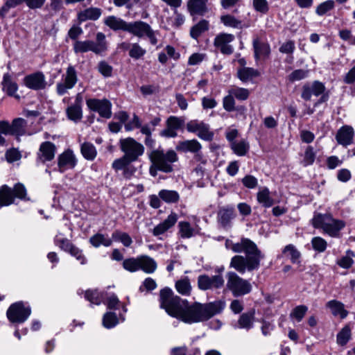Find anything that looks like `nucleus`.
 Returning a JSON list of instances; mask_svg holds the SVG:
<instances>
[{
  "instance_id": "bb28decb",
  "label": "nucleus",
  "mask_w": 355,
  "mask_h": 355,
  "mask_svg": "<svg viewBox=\"0 0 355 355\" xmlns=\"http://www.w3.org/2000/svg\"><path fill=\"white\" fill-rule=\"evenodd\" d=\"M202 148L201 144L196 139L185 140L178 142L176 150L184 153H192L196 154Z\"/></svg>"
},
{
  "instance_id": "7ed1b4c3",
  "label": "nucleus",
  "mask_w": 355,
  "mask_h": 355,
  "mask_svg": "<svg viewBox=\"0 0 355 355\" xmlns=\"http://www.w3.org/2000/svg\"><path fill=\"white\" fill-rule=\"evenodd\" d=\"M312 225L315 228L322 229L324 234L331 237H338L340 232L345 226V223L333 218L331 214H315L312 218Z\"/></svg>"
},
{
  "instance_id": "e433bc0d",
  "label": "nucleus",
  "mask_w": 355,
  "mask_h": 355,
  "mask_svg": "<svg viewBox=\"0 0 355 355\" xmlns=\"http://www.w3.org/2000/svg\"><path fill=\"white\" fill-rule=\"evenodd\" d=\"M220 21L224 26L234 28L242 29L248 28V25H245L241 20L238 19L232 15H224L220 17Z\"/></svg>"
},
{
  "instance_id": "49530a36",
  "label": "nucleus",
  "mask_w": 355,
  "mask_h": 355,
  "mask_svg": "<svg viewBox=\"0 0 355 355\" xmlns=\"http://www.w3.org/2000/svg\"><path fill=\"white\" fill-rule=\"evenodd\" d=\"M259 75V72L257 69L250 67H243L238 71L239 78L242 81L250 80Z\"/></svg>"
},
{
  "instance_id": "6ab92c4d",
  "label": "nucleus",
  "mask_w": 355,
  "mask_h": 355,
  "mask_svg": "<svg viewBox=\"0 0 355 355\" xmlns=\"http://www.w3.org/2000/svg\"><path fill=\"white\" fill-rule=\"evenodd\" d=\"M325 87L323 83L319 81H314L311 85H306L303 87L302 92V98L305 101H309L314 95L318 96L323 94Z\"/></svg>"
},
{
  "instance_id": "2eb2a0df",
  "label": "nucleus",
  "mask_w": 355,
  "mask_h": 355,
  "mask_svg": "<svg viewBox=\"0 0 355 355\" xmlns=\"http://www.w3.org/2000/svg\"><path fill=\"white\" fill-rule=\"evenodd\" d=\"M235 39L232 34L220 33L214 39V46L223 53L230 55L234 51L233 46L230 44Z\"/></svg>"
},
{
  "instance_id": "6e6d98bb",
  "label": "nucleus",
  "mask_w": 355,
  "mask_h": 355,
  "mask_svg": "<svg viewBox=\"0 0 355 355\" xmlns=\"http://www.w3.org/2000/svg\"><path fill=\"white\" fill-rule=\"evenodd\" d=\"M184 124V119L183 117H178L171 116L166 120V126L170 127L177 132Z\"/></svg>"
},
{
  "instance_id": "412c9836",
  "label": "nucleus",
  "mask_w": 355,
  "mask_h": 355,
  "mask_svg": "<svg viewBox=\"0 0 355 355\" xmlns=\"http://www.w3.org/2000/svg\"><path fill=\"white\" fill-rule=\"evenodd\" d=\"M55 146L50 141L42 143L38 153V160L42 163L52 160L55 154Z\"/></svg>"
},
{
  "instance_id": "1a4fd4ad",
  "label": "nucleus",
  "mask_w": 355,
  "mask_h": 355,
  "mask_svg": "<svg viewBox=\"0 0 355 355\" xmlns=\"http://www.w3.org/2000/svg\"><path fill=\"white\" fill-rule=\"evenodd\" d=\"M119 144L123 155L132 162L137 161L144 153V146L132 137L121 139Z\"/></svg>"
},
{
  "instance_id": "58836bf2",
  "label": "nucleus",
  "mask_w": 355,
  "mask_h": 355,
  "mask_svg": "<svg viewBox=\"0 0 355 355\" xmlns=\"http://www.w3.org/2000/svg\"><path fill=\"white\" fill-rule=\"evenodd\" d=\"M89 243L95 248H98L101 245L109 247L112 244V239L107 235L97 233L89 239Z\"/></svg>"
},
{
  "instance_id": "bf43d9fd",
  "label": "nucleus",
  "mask_w": 355,
  "mask_h": 355,
  "mask_svg": "<svg viewBox=\"0 0 355 355\" xmlns=\"http://www.w3.org/2000/svg\"><path fill=\"white\" fill-rule=\"evenodd\" d=\"M25 2V0H7L0 10V17H3L8 10Z\"/></svg>"
},
{
  "instance_id": "09e8293b",
  "label": "nucleus",
  "mask_w": 355,
  "mask_h": 355,
  "mask_svg": "<svg viewBox=\"0 0 355 355\" xmlns=\"http://www.w3.org/2000/svg\"><path fill=\"white\" fill-rule=\"evenodd\" d=\"M112 241H120L125 247H129L132 243V240L128 234L119 230L114 231L112 234Z\"/></svg>"
},
{
  "instance_id": "774afa93",
  "label": "nucleus",
  "mask_w": 355,
  "mask_h": 355,
  "mask_svg": "<svg viewBox=\"0 0 355 355\" xmlns=\"http://www.w3.org/2000/svg\"><path fill=\"white\" fill-rule=\"evenodd\" d=\"M132 162L128 159L124 155L115 159L112 163V168L116 171L124 170Z\"/></svg>"
},
{
  "instance_id": "39448f33",
  "label": "nucleus",
  "mask_w": 355,
  "mask_h": 355,
  "mask_svg": "<svg viewBox=\"0 0 355 355\" xmlns=\"http://www.w3.org/2000/svg\"><path fill=\"white\" fill-rule=\"evenodd\" d=\"M96 42L92 40L75 41L73 51L76 53H83L92 51L96 54L101 53L107 50L105 35L101 32L96 34Z\"/></svg>"
},
{
  "instance_id": "13d9d810",
  "label": "nucleus",
  "mask_w": 355,
  "mask_h": 355,
  "mask_svg": "<svg viewBox=\"0 0 355 355\" xmlns=\"http://www.w3.org/2000/svg\"><path fill=\"white\" fill-rule=\"evenodd\" d=\"M311 245L314 250L318 252H323L327 247V241L320 236L313 237L311 240Z\"/></svg>"
},
{
  "instance_id": "b1692460",
  "label": "nucleus",
  "mask_w": 355,
  "mask_h": 355,
  "mask_svg": "<svg viewBox=\"0 0 355 355\" xmlns=\"http://www.w3.org/2000/svg\"><path fill=\"white\" fill-rule=\"evenodd\" d=\"M178 220L177 215L171 213L168 217L162 223L156 225L153 230V234L155 236H158L166 232L176 223Z\"/></svg>"
},
{
  "instance_id": "052dcab7",
  "label": "nucleus",
  "mask_w": 355,
  "mask_h": 355,
  "mask_svg": "<svg viewBox=\"0 0 355 355\" xmlns=\"http://www.w3.org/2000/svg\"><path fill=\"white\" fill-rule=\"evenodd\" d=\"M54 243L55 245L66 252H67L72 245V243L61 234H58L55 236Z\"/></svg>"
},
{
  "instance_id": "8fccbe9b",
  "label": "nucleus",
  "mask_w": 355,
  "mask_h": 355,
  "mask_svg": "<svg viewBox=\"0 0 355 355\" xmlns=\"http://www.w3.org/2000/svg\"><path fill=\"white\" fill-rule=\"evenodd\" d=\"M175 288L180 294L189 295L191 291V286L189 278L184 277L178 280L175 284Z\"/></svg>"
},
{
  "instance_id": "423d86ee",
  "label": "nucleus",
  "mask_w": 355,
  "mask_h": 355,
  "mask_svg": "<svg viewBox=\"0 0 355 355\" xmlns=\"http://www.w3.org/2000/svg\"><path fill=\"white\" fill-rule=\"evenodd\" d=\"M26 121L22 118L15 119L11 124L6 121H0V145L3 146L6 143L2 134L14 135L19 140V137L26 133Z\"/></svg>"
},
{
  "instance_id": "cd10ccee",
  "label": "nucleus",
  "mask_w": 355,
  "mask_h": 355,
  "mask_svg": "<svg viewBox=\"0 0 355 355\" xmlns=\"http://www.w3.org/2000/svg\"><path fill=\"white\" fill-rule=\"evenodd\" d=\"M326 307L329 309L334 316H338L341 319L345 318L348 311L345 309V305L340 301L332 300L326 304Z\"/></svg>"
},
{
  "instance_id": "c03bdc74",
  "label": "nucleus",
  "mask_w": 355,
  "mask_h": 355,
  "mask_svg": "<svg viewBox=\"0 0 355 355\" xmlns=\"http://www.w3.org/2000/svg\"><path fill=\"white\" fill-rule=\"evenodd\" d=\"M208 29L209 21L205 19H202L191 28V37L196 40L202 33L205 32Z\"/></svg>"
},
{
  "instance_id": "3c124183",
  "label": "nucleus",
  "mask_w": 355,
  "mask_h": 355,
  "mask_svg": "<svg viewBox=\"0 0 355 355\" xmlns=\"http://www.w3.org/2000/svg\"><path fill=\"white\" fill-rule=\"evenodd\" d=\"M355 256L353 251L349 250L346 252L345 256L337 261V264L345 269L349 268L354 263L353 257Z\"/></svg>"
},
{
  "instance_id": "338daca9",
  "label": "nucleus",
  "mask_w": 355,
  "mask_h": 355,
  "mask_svg": "<svg viewBox=\"0 0 355 355\" xmlns=\"http://www.w3.org/2000/svg\"><path fill=\"white\" fill-rule=\"evenodd\" d=\"M73 257H74L81 264L84 265L87 263V259L81 250L74 246L73 245L68 250V251Z\"/></svg>"
},
{
  "instance_id": "603ef678",
  "label": "nucleus",
  "mask_w": 355,
  "mask_h": 355,
  "mask_svg": "<svg viewBox=\"0 0 355 355\" xmlns=\"http://www.w3.org/2000/svg\"><path fill=\"white\" fill-rule=\"evenodd\" d=\"M228 93L232 94L234 98L241 101L247 100L250 96L248 89L238 87L230 89Z\"/></svg>"
},
{
  "instance_id": "ea45409f",
  "label": "nucleus",
  "mask_w": 355,
  "mask_h": 355,
  "mask_svg": "<svg viewBox=\"0 0 355 355\" xmlns=\"http://www.w3.org/2000/svg\"><path fill=\"white\" fill-rule=\"evenodd\" d=\"M231 149L238 156H244L250 149L249 143L245 140L236 141L230 144Z\"/></svg>"
},
{
  "instance_id": "7c9ffc66",
  "label": "nucleus",
  "mask_w": 355,
  "mask_h": 355,
  "mask_svg": "<svg viewBox=\"0 0 355 355\" xmlns=\"http://www.w3.org/2000/svg\"><path fill=\"white\" fill-rule=\"evenodd\" d=\"M254 312L250 311L248 313H242L236 324H235V328L239 329H244L247 331L252 329L254 326Z\"/></svg>"
},
{
  "instance_id": "f03ea898",
  "label": "nucleus",
  "mask_w": 355,
  "mask_h": 355,
  "mask_svg": "<svg viewBox=\"0 0 355 355\" xmlns=\"http://www.w3.org/2000/svg\"><path fill=\"white\" fill-rule=\"evenodd\" d=\"M229 248L236 253L243 252L242 255L234 256L230 261V267L241 274L246 270L252 271L258 269L261 260L263 258L257 245L250 239L242 238L236 243H232Z\"/></svg>"
},
{
  "instance_id": "dca6fc26",
  "label": "nucleus",
  "mask_w": 355,
  "mask_h": 355,
  "mask_svg": "<svg viewBox=\"0 0 355 355\" xmlns=\"http://www.w3.org/2000/svg\"><path fill=\"white\" fill-rule=\"evenodd\" d=\"M24 84L28 88L33 90L44 89L47 85L45 76L41 71L26 76L24 78Z\"/></svg>"
},
{
  "instance_id": "473e14b6",
  "label": "nucleus",
  "mask_w": 355,
  "mask_h": 355,
  "mask_svg": "<svg viewBox=\"0 0 355 355\" xmlns=\"http://www.w3.org/2000/svg\"><path fill=\"white\" fill-rule=\"evenodd\" d=\"M119 320L122 322L125 320L123 314H120L119 318H118L116 313L113 312H106L103 317V326L106 329H112L117 325Z\"/></svg>"
},
{
  "instance_id": "0eeeda50",
  "label": "nucleus",
  "mask_w": 355,
  "mask_h": 355,
  "mask_svg": "<svg viewBox=\"0 0 355 355\" xmlns=\"http://www.w3.org/2000/svg\"><path fill=\"white\" fill-rule=\"evenodd\" d=\"M226 277V288L232 292L234 297L245 295L252 291L250 283L248 280L240 277L234 272H229Z\"/></svg>"
},
{
  "instance_id": "c9c22d12",
  "label": "nucleus",
  "mask_w": 355,
  "mask_h": 355,
  "mask_svg": "<svg viewBox=\"0 0 355 355\" xmlns=\"http://www.w3.org/2000/svg\"><path fill=\"white\" fill-rule=\"evenodd\" d=\"M179 234L182 239H189L198 233L196 228L189 222L180 221L178 223Z\"/></svg>"
},
{
  "instance_id": "f3484780",
  "label": "nucleus",
  "mask_w": 355,
  "mask_h": 355,
  "mask_svg": "<svg viewBox=\"0 0 355 355\" xmlns=\"http://www.w3.org/2000/svg\"><path fill=\"white\" fill-rule=\"evenodd\" d=\"M355 132L351 125H345L340 128L336 135V140L339 145L347 147L354 142Z\"/></svg>"
},
{
  "instance_id": "37998d69",
  "label": "nucleus",
  "mask_w": 355,
  "mask_h": 355,
  "mask_svg": "<svg viewBox=\"0 0 355 355\" xmlns=\"http://www.w3.org/2000/svg\"><path fill=\"white\" fill-rule=\"evenodd\" d=\"M83 156L87 160H93L97 155L96 147L89 142H85L80 148Z\"/></svg>"
},
{
  "instance_id": "a878e982",
  "label": "nucleus",
  "mask_w": 355,
  "mask_h": 355,
  "mask_svg": "<svg viewBox=\"0 0 355 355\" xmlns=\"http://www.w3.org/2000/svg\"><path fill=\"white\" fill-rule=\"evenodd\" d=\"M138 258L139 270L146 274L153 273L156 270L157 265L154 259L148 255H141Z\"/></svg>"
},
{
  "instance_id": "a18cd8bd",
  "label": "nucleus",
  "mask_w": 355,
  "mask_h": 355,
  "mask_svg": "<svg viewBox=\"0 0 355 355\" xmlns=\"http://www.w3.org/2000/svg\"><path fill=\"white\" fill-rule=\"evenodd\" d=\"M159 197L166 203H175L180 199L178 193L173 190L162 189L159 192Z\"/></svg>"
},
{
  "instance_id": "5701e85b",
  "label": "nucleus",
  "mask_w": 355,
  "mask_h": 355,
  "mask_svg": "<svg viewBox=\"0 0 355 355\" xmlns=\"http://www.w3.org/2000/svg\"><path fill=\"white\" fill-rule=\"evenodd\" d=\"M150 26L146 22L142 21H137L128 22L126 31L138 37H143L149 31Z\"/></svg>"
},
{
  "instance_id": "f257e3e1",
  "label": "nucleus",
  "mask_w": 355,
  "mask_h": 355,
  "mask_svg": "<svg viewBox=\"0 0 355 355\" xmlns=\"http://www.w3.org/2000/svg\"><path fill=\"white\" fill-rule=\"evenodd\" d=\"M159 297L162 309L170 316L188 324L207 321L220 313L225 306V302L222 300L190 304L187 300L174 295L172 290L168 288L160 291Z\"/></svg>"
},
{
  "instance_id": "79ce46f5",
  "label": "nucleus",
  "mask_w": 355,
  "mask_h": 355,
  "mask_svg": "<svg viewBox=\"0 0 355 355\" xmlns=\"http://www.w3.org/2000/svg\"><path fill=\"white\" fill-rule=\"evenodd\" d=\"M282 253L290 258L292 263H299L301 254L293 244L286 245L282 250Z\"/></svg>"
},
{
  "instance_id": "680f3d73",
  "label": "nucleus",
  "mask_w": 355,
  "mask_h": 355,
  "mask_svg": "<svg viewBox=\"0 0 355 355\" xmlns=\"http://www.w3.org/2000/svg\"><path fill=\"white\" fill-rule=\"evenodd\" d=\"M308 308L304 305L296 306L291 313V317L295 318L297 322H300L305 315Z\"/></svg>"
},
{
  "instance_id": "c756f323",
  "label": "nucleus",
  "mask_w": 355,
  "mask_h": 355,
  "mask_svg": "<svg viewBox=\"0 0 355 355\" xmlns=\"http://www.w3.org/2000/svg\"><path fill=\"white\" fill-rule=\"evenodd\" d=\"M104 24L110 29L117 31H126L128 22L121 18L110 15L104 19Z\"/></svg>"
},
{
  "instance_id": "4be33fe9",
  "label": "nucleus",
  "mask_w": 355,
  "mask_h": 355,
  "mask_svg": "<svg viewBox=\"0 0 355 355\" xmlns=\"http://www.w3.org/2000/svg\"><path fill=\"white\" fill-rule=\"evenodd\" d=\"M209 0H189L188 10L191 15L204 16L208 11Z\"/></svg>"
},
{
  "instance_id": "4d7b16f0",
  "label": "nucleus",
  "mask_w": 355,
  "mask_h": 355,
  "mask_svg": "<svg viewBox=\"0 0 355 355\" xmlns=\"http://www.w3.org/2000/svg\"><path fill=\"white\" fill-rule=\"evenodd\" d=\"M146 53V51L139 46L137 43H134L130 45L129 50V55L134 59H139L143 57Z\"/></svg>"
},
{
  "instance_id": "393cba45",
  "label": "nucleus",
  "mask_w": 355,
  "mask_h": 355,
  "mask_svg": "<svg viewBox=\"0 0 355 355\" xmlns=\"http://www.w3.org/2000/svg\"><path fill=\"white\" fill-rule=\"evenodd\" d=\"M102 15V10L96 7H90L78 13V19L80 23L87 20H97Z\"/></svg>"
},
{
  "instance_id": "4468645a",
  "label": "nucleus",
  "mask_w": 355,
  "mask_h": 355,
  "mask_svg": "<svg viewBox=\"0 0 355 355\" xmlns=\"http://www.w3.org/2000/svg\"><path fill=\"white\" fill-rule=\"evenodd\" d=\"M187 130L189 132L196 133L197 136L205 141L213 139L214 133L210 130L209 125L202 121L191 120L187 123Z\"/></svg>"
},
{
  "instance_id": "aec40b11",
  "label": "nucleus",
  "mask_w": 355,
  "mask_h": 355,
  "mask_svg": "<svg viewBox=\"0 0 355 355\" xmlns=\"http://www.w3.org/2000/svg\"><path fill=\"white\" fill-rule=\"evenodd\" d=\"M77 160L71 150L64 151L58 157V166L60 171L73 168L76 165Z\"/></svg>"
},
{
  "instance_id": "e2e57ef3",
  "label": "nucleus",
  "mask_w": 355,
  "mask_h": 355,
  "mask_svg": "<svg viewBox=\"0 0 355 355\" xmlns=\"http://www.w3.org/2000/svg\"><path fill=\"white\" fill-rule=\"evenodd\" d=\"M309 71L304 69H296L288 76L289 81L293 83L306 78Z\"/></svg>"
},
{
  "instance_id": "a19ab883",
  "label": "nucleus",
  "mask_w": 355,
  "mask_h": 355,
  "mask_svg": "<svg viewBox=\"0 0 355 355\" xmlns=\"http://www.w3.org/2000/svg\"><path fill=\"white\" fill-rule=\"evenodd\" d=\"M66 112L68 119L75 123L79 122L83 118L82 106L71 105L67 107Z\"/></svg>"
},
{
  "instance_id": "20e7f679",
  "label": "nucleus",
  "mask_w": 355,
  "mask_h": 355,
  "mask_svg": "<svg viewBox=\"0 0 355 355\" xmlns=\"http://www.w3.org/2000/svg\"><path fill=\"white\" fill-rule=\"evenodd\" d=\"M149 159L151 163L157 165L160 171L170 173L173 171V163L178 160V155L173 150L164 152L158 148L150 152Z\"/></svg>"
},
{
  "instance_id": "ddd939ff",
  "label": "nucleus",
  "mask_w": 355,
  "mask_h": 355,
  "mask_svg": "<svg viewBox=\"0 0 355 355\" xmlns=\"http://www.w3.org/2000/svg\"><path fill=\"white\" fill-rule=\"evenodd\" d=\"M86 105L91 111L97 112L103 118L110 119L112 116V103L106 98H88Z\"/></svg>"
},
{
  "instance_id": "f8f14e48",
  "label": "nucleus",
  "mask_w": 355,
  "mask_h": 355,
  "mask_svg": "<svg viewBox=\"0 0 355 355\" xmlns=\"http://www.w3.org/2000/svg\"><path fill=\"white\" fill-rule=\"evenodd\" d=\"M78 82L77 72L74 67L70 65L67 68L66 73L62 75V80L56 85V92L59 96L67 93L69 89L74 87Z\"/></svg>"
},
{
  "instance_id": "4c0bfd02",
  "label": "nucleus",
  "mask_w": 355,
  "mask_h": 355,
  "mask_svg": "<svg viewBox=\"0 0 355 355\" xmlns=\"http://www.w3.org/2000/svg\"><path fill=\"white\" fill-rule=\"evenodd\" d=\"M107 293L101 292L98 290H88L85 293V297L92 304L96 305L103 303Z\"/></svg>"
},
{
  "instance_id": "72a5a7b5",
  "label": "nucleus",
  "mask_w": 355,
  "mask_h": 355,
  "mask_svg": "<svg viewBox=\"0 0 355 355\" xmlns=\"http://www.w3.org/2000/svg\"><path fill=\"white\" fill-rule=\"evenodd\" d=\"M3 90L9 96H14L18 89L17 84L9 73H5L2 80Z\"/></svg>"
},
{
  "instance_id": "2f4dec72",
  "label": "nucleus",
  "mask_w": 355,
  "mask_h": 355,
  "mask_svg": "<svg viewBox=\"0 0 355 355\" xmlns=\"http://www.w3.org/2000/svg\"><path fill=\"white\" fill-rule=\"evenodd\" d=\"M257 200L266 208L272 207L275 203L274 199L270 196V190L267 187H263L258 191Z\"/></svg>"
},
{
  "instance_id": "6e6552de",
  "label": "nucleus",
  "mask_w": 355,
  "mask_h": 355,
  "mask_svg": "<svg viewBox=\"0 0 355 355\" xmlns=\"http://www.w3.org/2000/svg\"><path fill=\"white\" fill-rule=\"evenodd\" d=\"M26 190L22 184H16L12 189L7 185H3L0 189V207L8 206L14 202V197L25 199Z\"/></svg>"
},
{
  "instance_id": "9b49d317",
  "label": "nucleus",
  "mask_w": 355,
  "mask_h": 355,
  "mask_svg": "<svg viewBox=\"0 0 355 355\" xmlns=\"http://www.w3.org/2000/svg\"><path fill=\"white\" fill-rule=\"evenodd\" d=\"M224 283L223 276L220 274L212 276L203 274L198 277V287L203 291L221 289L224 286Z\"/></svg>"
},
{
  "instance_id": "69168bd1",
  "label": "nucleus",
  "mask_w": 355,
  "mask_h": 355,
  "mask_svg": "<svg viewBox=\"0 0 355 355\" xmlns=\"http://www.w3.org/2000/svg\"><path fill=\"white\" fill-rule=\"evenodd\" d=\"M253 7L257 12L266 14L269 10L267 0H253Z\"/></svg>"
},
{
  "instance_id": "0e129e2a",
  "label": "nucleus",
  "mask_w": 355,
  "mask_h": 355,
  "mask_svg": "<svg viewBox=\"0 0 355 355\" xmlns=\"http://www.w3.org/2000/svg\"><path fill=\"white\" fill-rule=\"evenodd\" d=\"M223 107L227 112H232L235 110V100L232 94L228 93L223 99Z\"/></svg>"
},
{
  "instance_id": "5fc2aeb1",
  "label": "nucleus",
  "mask_w": 355,
  "mask_h": 355,
  "mask_svg": "<svg viewBox=\"0 0 355 355\" xmlns=\"http://www.w3.org/2000/svg\"><path fill=\"white\" fill-rule=\"evenodd\" d=\"M123 267L125 270L130 272H134L139 270L138 257L136 258H128L123 260Z\"/></svg>"
},
{
  "instance_id": "9d476101",
  "label": "nucleus",
  "mask_w": 355,
  "mask_h": 355,
  "mask_svg": "<svg viewBox=\"0 0 355 355\" xmlns=\"http://www.w3.org/2000/svg\"><path fill=\"white\" fill-rule=\"evenodd\" d=\"M31 307L22 302H17L10 305L6 315L8 320L12 323H23L30 316Z\"/></svg>"
},
{
  "instance_id": "de8ad7c7",
  "label": "nucleus",
  "mask_w": 355,
  "mask_h": 355,
  "mask_svg": "<svg viewBox=\"0 0 355 355\" xmlns=\"http://www.w3.org/2000/svg\"><path fill=\"white\" fill-rule=\"evenodd\" d=\"M351 335L350 327L348 325L345 326L337 334V344L340 346H345L350 340Z\"/></svg>"
},
{
  "instance_id": "a211bd4d",
  "label": "nucleus",
  "mask_w": 355,
  "mask_h": 355,
  "mask_svg": "<svg viewBox=\"0 0 355 355\" xmlns=\"http://www.w3.org/2000/svg\"><path fill=\"white\" fill-rule=\"evenodd\" d=\"M254 58L257 62L267 59L270 54V45L258 37L253 39L252 42Z\"/></svg>"
},
{
  "instance_id": "c85d7f7f",
  "label": "nucleus",
  "mask_w": 355,
  "mask_h": 355,
  "mask_svg": "<svg viewBox=\"0 0 355 355\" xmlns=\"http://www.w3.org/2000/svg\"><path fill=\"white\" fill-rule=\"evenodd\" d=\"M234 211L232 207H223L218 213V223L225 228L230 227L231 220L234 218Z\"/></svg>"
},
{
  "instance_id": "864d4df0",
  "label": "nucleus",
  "mask_w": 355,
  "mask_h": 355,
  "mask_svg": "<svg viewBox=\"0 0 355 355\" xmlns=\"http://www.w3.org/2000/svg\"><path fill=\"white\" fill-rule=\"evenodd\" d=\"M315 152L313 148L311 146H307L304 151L303 160L302 161V165L304 166L312 165L315 162Z\"/></svg>"
},
{
  "instance_id": "f704fd0d",
  "label": "nucleus",
  "mask_w": 355,
  "mask_h": 355,
  "mask_svg": "<svg viewBox=\"0 0 355 355\" xmlns=\"http://www.w3.org/2000/svg\"><path fill=\"white\" fill-rule=\"evenodd\" d=\"M103 304H106L107 309L110 310H117L121 307L124 313L128 311L125 305L121 304L117 296L114 293L109 294L107 293Z\"/></svg>"
}]
</instances>
